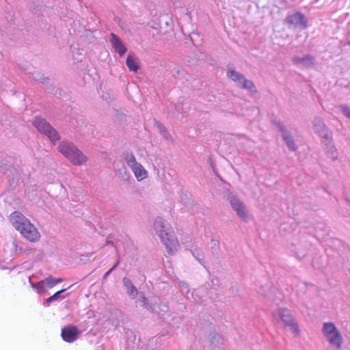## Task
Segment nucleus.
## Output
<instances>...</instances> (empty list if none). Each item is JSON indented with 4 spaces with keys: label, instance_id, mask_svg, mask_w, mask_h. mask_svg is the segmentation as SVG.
I'll return each mask as SVG.
<instances>
[{
    "label": "nucleus",
    "instance_id": "nucleus-19",
    "mask_svg": "<svg viewBox=\"0 0 350 350\" xmlns=\"http://www.w3.org/2000/svg\"><path fill=\"white\" fill-rule=\"evenodd\" d=\"M122 284H124L125 291H126L127 295L129 297L132 299L137 297L138 293L137 288L129 278L124 277L122 278Z\"/></svg>",
    "mask_w": 350,
    "mask_h": 350
},
{
    "label": "nucleus",
    "instance_id": "nucleus-29",
    "mask_svg": "<svg viewBox=\"0 0 350 350\" xmlns=\"http://www.w3.org/2000/svg\"><path fill=\"white\" fill-rule=\"evenodd\" d=\"M157 130H159V133H161V135H162V137H164V139L167 140L170 139V134L167 131L166 128H165L163 125H162L159 122H157Z\"/></svg>",
    "mask_w": 350,
    "mask_h": 350
},
{
    "label": "nucleus",
    "instance_id": "nucleus-40",
    "mask_svg": "<svg viewBox=\"0 0 350 350\" xmlns=\"http://www.w3.org/2000/svg\"><path fill=\"white\" fill-rule=\"evenodd\" d=\"M176 109L178 110V106H176Z\"/></svg>",
    "mask_w": 350,
    "mask_h": 350
},
{
    "label": "nucleus",
    "instance_id": "nucleus-10",
    "mask_svg": "<svg viewBox=\"0 0 350 350\" xmlns=\"http://www.w3.org/2000/svg\"><path fill=\"white\" fill-rule=\"evenodd\" d=\"M274 319H279L284 324V327L291 330L292 333L298 336L299 334V327L293 318L291 312L288 309L279 308L273 313Z\"/></svg>",
    "mask_w": 350,
    "mask_h": 350
},
{
    "label": "nucleus",
    "instance_id": "nucleus-38",
    "mask_svg": "<svg viewBox=\"0 0 350 350\" xmlns=\"http://www.w3.org/2000/svg\"><path fill=\"white\" fill-rule=\"evenodd\" d=\"M184 71L183 70H178V76L179 75H183Z\"/></svg>",
    "mask_w": 350,
    "mask_h": 350
},
{
    "label": "nucleus",
    "instance_id": "nucleus-25",
    "mask_svg": "<svg viewBox=\"0 0 350 350\" xmlns=\"http://www.w3.org/2000/svg\"><path fill=\"white\" fill-rule=\"evenodd\" d=\"M208 340H210L211 347L215 348L221 343L223 338L217 333L211 332L210 335H208Z\"/></svg>",
    "mask_w": 350,
    "mask_h": 350
},
{
    "label": "nucleus",
    "instance_id": "nucleus-9",
    "mask_svg": "<svg viewBox=\"0 0 350 350\" xmlns=\"http://www.w3.org/2000/svg\"><path fill=\"white\" fill-rule=\"evenodd\" d=\"M34 278L33 275L29 277V283L31 288L36 291V293L40 295H44L46 292V288H52L57 284L63 282V279L61 278H55L52 275L46 278L44 280H42L38 282H33L32 279Z\"/></svg>",
    "mask_w": 350,
    "mask_h": 350
},
{
    "label": "nucleus",
    "instance_id": "nucleus-33",
    "mask_svg": "<svg viewBox=\"0 0 350 350\" xmlns=\"http://www.w3.org/2000/svg\"><path fill=\"white\" fill-rule=\"evenodd\" d=\"M211 249H213V253L216 252L217 248L218 247V245H219L218 241L216 239H211Z\"/></svg>",
    "mask_w": 350,
    "mask_h": 350
},
{
    "label": "nucleus",
    "instance_id": "nucleus-18",
    "mask_svg": "<svg viewBox=\"0 0 350 350\" xmlns=\"http://www.w3.org/2000/svg\"><path fill=\"white\" fill-rule=\"evenodd\" d=\"M109 42L110 44H111L112 48L114 49L115 52L118 53L120 57L124 55L127 49L120 40V37L116 36L115 33H111L109 36Z\"/></svg>",
    "mask_w": 350,
    "mask_h": 350
},
{
    "label": "nucleus",
    "instance_id": "nucleus-1",
    "mask_svg": "<svg viewBox=\"0 0 350 350\" xmlns=\"http://www.w3.org/2000/svg\"><path fill=\"white\" fill-rule=\"evenodd\" d=\"M154 228L162 244L165 245L168 254L173 255L179 247L178 241L174 231L162 217H157L154 221Z\"/></svg>",
    "mask_w": 350,
    "mask_h": 350
},
{
    "label": "nucleus",
    "instance_id": "nucleus-11",
    "mask_svg": "<svg viewBox=\"0 0 350 350\" xmlns=\"http://www.w3.org/2000/svg\"><path fill=\"white\" fill-rule=\"evenodd\" d=\"M137 301L142 303L141 306L144 309L153 313H157L161 319L166 317L167 315V312L169 311V307L165 304H159L158 305L154 304L152 305L142 294L139 295Z\"/></svg>",
    "mask_w": 350,
    "mask_h": 350
},
{
    "label": "nucleus",
    "instance_id": "nucleus-3",
    "mask_svg": "<svg viewBox=\"0 0 350 350\" xmlns=\"http://www.w3.org/2000/svg\"><path fill=\"white\" fill-rule=\"evenodd\" d=\"M10 222L28 241L36 242L39 240L40 234L36 228L19 211H14L10 215Z\"/></svg>",
    "mask_w": 350,
    "mask_h": 350
},
{
    "label": "nucleus",
    "instance_id": "nucleus-4",
    "mask_svg": "<svg viewBox=\"0 0 350 350\" xmlns=\"http://www.w3.org/2000/svg\"><path fill=\"white\" fill-rule=\"evenodd\" d=\"M58 151L75 165H82L88 159L78 148L68 141L61 142Z\"/></svg>",
    "mask_w": 350,
    "mask_h": 350
},
{
    "label": "nucleus",
    "instance_id": "nucleus-20",
    "mask_svg": "<svg viewBox=\"0 0 350 350\" xmlns=\"http://www.w3.org/2000/svg\"><path fill=\"white\" fill-rule=\"evenodd\" d=\"M279 130L280 132L282 133V137L284 139V142H286L287 147H288L290 150L295 151L297 148L295 147L294 140H293L292 135L290 132L286 131L281 124L279 126Z\"/></svg>",
    "mask_w": 350,
    "mask_h": 350
},
{
    "label": "nucleus",
    "instance_id": "nucleus-6",
    "mask_svg": "<svg viewBox=\"0 0 350 350\" xmlns=\"http://www.w3.org/2000/svg\"><path fill=\"white\" fill-rule=\"evenodd\" d=\"M284 24L290 30L302 31L308 27V19L306 16L300 12H292L286 16Z\"/></svg>",
    "mask_w": 350,
    "mask_h": 350
},
{
    "label": "nucleus",
    "instance_id": "nucleus-34",
    "mask_svg": "<svg viewBox=\"0 0 350 350\" xmlns=\"http://www.w3.org/2000/svg\"><path fill=\"white\" fill-rule=\"evenodd\" d=\"M33 79L34 80L37 81H40L41 83H44V81H46V78L43 77L42 75H40V74H36V76H33Z\"/></svg>",
    "mask_w": 350,
    "mask_h": 350
},
{
    "label": "nucleus",
    "instance_id": "nucleus-12",
    "mask_svg": "<svg viewBox=\"0 0 350 350\" xmlns=\"http://www.w3.org/2000/svg\"><path fill=\"white\" fill-rule=\"evenodd\" d=\"M314 131L318 134L319 137L321 139L323 144H330L332 140V133L324 124L323 120L319 118L316 117L313 121Z\"/></svg>",
    "mask_w": 350,
    "mask_h": 350
},
{
    "label": "nucleus",
    "instance_id": "nucleus-28",
    "mask_svg": "<svg viewBox=\"0 0 350 350\" xmlns=\"http://www.w3.org/2000/svg\"><path fill=\"white\" fill-rule=\"evenodd\" d=\"M191 254H193V256L196 258L197 260H198L199 263H200L201 265H204L203 258H202L201 250L194 248L193 250H191Z\"/></svg>",
    "mask_w": 350,
    "mask_h": 350
},
{
    "label": "nucleus",
    "instance_id": "nucleus-17",
    "mask_svg": "<svg viewBox=\"0 0 350 350\" xmlns=\"http://www.w3.org/2000/svg\"><path fill=\"white\" fill-rule=\"evenodd\" d=\"M162 319L170 326V331L167 332L168 334H172L178 329L182 322L181 317L174 312L167 314L166 317Z\"/></svg>",
    "mask_w": 350,
    "mask_h": 350
},
{
    "label": "nucleus",
    "instance_id": "nucleus-32",
    "mask_svg": "<svg viewBox=\"0 0 350 350\" xmlns=\"http://www.w3.org/2000/svg\"><path fill=\"white\" fill-rule=\"evenodd\" d=\"M165 336V334H162L161 335H159V336H156L153 338H152L151 340H149V345H152L153 343H156V346L157 345V343L159 342V340L163 336Z\"/></svg>",
    "mask_w": 350,
    "mask_h": 350
},
{
    "label": "nucleus",
    "instance_id": "nucleus-35",
    "mask_svg": "<svg viewBox=\"0 0 350 350\" xmlns=\"http://www.w3.org/2000/svg\"><path fill=\"white\" fill-rule=\"evenodd\" d=\"M113 271V269H108L107 273H105L104 275V279H106L108 277V275H109Z\"/></svg>",
    "mask_w": 350,
    "mask_h": 350
},
{
    "label": "nucleus",
    "instance_id": "nucleus-31",
    "mask_svg": "<svg viewBox=\"0 0 350 350\" xmlns=\"http://www.w3.org/2000/svg\"><path fill=\"white\" fill-rule=\"evenodd\" d=\"M339 108H340V111L343 116L350 120V107L345 105H341Z\"/></svg>",
    "mask_w": 350,
    "mask_h": 350
},
{
    "label": "nucleus",
    "instance_id": "nucleus-36",
    "mask_svg": "<svg viewBox=\"0 0 350 350\" xmlns=\"http://www.w3.org/2000/svg\"><path fill=\"white\" fill-rule=\"evenodd\" d=\"M119 265H120V259H118L116 263H115V265H113V267L110 269L115 270V269H116Z\"/></svg>",
    "mask_w": 350,
    "mask_h": 350
},
{
    "label": "nucleus",
    "instance_id": "nucleus-2",
    "mask_svg": "<svg viewBox=\"0 0 350 350\" xmlns=\"http://www.w3.org/2000/svg\"><path fill=\"white\" fill-rule=\"evenodd\" d=\"M10 222L28 241L36 242L39 240L40 234L36 228L19 211H14L10 215Z\"/></svg>",
    "mask_w": 350,
    "mask_h": 350
},
{
    "label": "nucleus",
    "instance_id": "nucleus-26",
    "mask_svg": "<svg viewBox=\"0 0 350 350\" xmlns=\"http://www.w3.org/2000/svg\"><path fill=\"white\" fill-rule=\"evenodd\" d=\"M124 159L125 162H126L127 166L129 167H133L140 165L139 163L137 162L135 156L133 154V152H124Z\"/></svg>",
    "mask_w": 350,
    "mask_h": 350
},
{
    "label": "nucleus",
    "instance_id": "nucleus-13",
    "mask_svg": "<svg viewBox=\"0 0 350 350\" xmlns=\"http://www.w3.org/2000/svg\"><path fill=\"white\" fill-rule=\"evenodd\" d=\"M178 285L182 295H185L187 299L191 300V301L198 304L203 302L204 300L202 293L204 292V288L194 289L193 291L190 293L189 286L186 283L179 281Z\"/></svg>",
    "mask_w": 350,
    "mask_h": 350
},
{
    "label": "nucleus",
    "instance_id": "nucleus-21",
    "mask_svg": "<svg viewBox=\"0 0 350 350\" xmlns=\"http://www.w3.org/2000/svg\"><path fill=\"white\" fill-rule=\"evenodd\" d=\"M129 167L131 168L132 172L134 173L135 176H136L137 181H142L147 178V170H146L142 165H134Z\"/></svg>",
    "mask_w": 350,
    "mask_h": 350
},
{
    "label": "nucleus",
    "instance_id": "nucleus-37",
    "mask_svg": "<svg viewBox=\"0 0 350 350\" xmlns=\"http://www.w3.org/2000/svg\"><path fill=\"white\" fill-rule=\"evenodd\" d=\"M7 21H8V25H9V27H11V26H12V25H14V22H13L12 19H8V18H7Z\"/></svg>",
    "mask_w": 350,
    "mask_h": 350
},
{
    "label": "nucleus",
    "instance_id": "nucleus-24",
    "mask_svg": "<svg viewBox=\"0 0 350 350\" xmlns=\"http://www.w3.org/2000/svg\"><path fill=\"white\" fill-rule=\"evenodd\" d=\"M323 144L326 146L325 150L327 157L333 161L336 160L337 159V152L336 148H334V145L332 144V140L329 144L327 143Z\"/></svg>",
    "mask_w": 350,
    "mask_h": 350
},
{
    "label": "nucleus",
    "instance_id": "nucleus-16",
    "mask_svg": "<svg viewBox=\"0 0 350 350\" xmlns=\"http://www.w3.org/2000/svg\"><path fill=\"white\" fill-rule=\"evenodd\" d=\"M292 63L299 68L307 69L314 66L315 59L312 55H307L303 57H294L292 59Z\"/></svg>",
    "mask_w": 350,
    "mask_h": 350
},
{
    "label": "nucleus",
    "instance_id": "nucleus-8",
    "mask_svg": "<svg viewBox=\"0 0 350 350\" xmlns=\"http://www.w3.org/2000/svg\"><path fill=\"white\" fill-rule=\"evenodd\" d=\"M33 126L38 132L48 137L53 144L59 139V135L55 129L44 118H36L33 120Z\"/></svg>",
    "mask_w": 350,
    "mask_h": 350
},
{
    "label": "nucleus",
    "instance_id": "nucleus-39",
    "mask_svg": "<svg viewBox=\"0 0 350 350\" xmlns=\"http://www.w3.org/2000/svg\"><path fill=\"white\" fill-rule=\"evenodd\" d=\"M185 309H186V307L185 306H183V305H181L180 308H179L178 310L182 311L183 310H185Z\"/></svg>",
    "mask_w": 350,
    "mask_h": 350
},
{
    "label": "nucleus",
    "instance_id": "nucleus-5",
    "mask_svg": "<svg viewBox=\"0 0 350 350\" xmlns=\"http://www.w3.org/2000/svg\"><path fill=\"white\" fill-rule=\"evenodd\" d=\"M321 332L329 345L336 350L341 349L343 338L334 323L331 322L323 323Z\"/></svg>",
    "mask_w": 350,
    "mask_h": 350
},
{
    "label": "nucleus",
    "instance_id": "nucleus-30",
    "mask_svg": "<svg viewBox=\"0 0 350 350\" xmlns=\"http://www.w3.org/2000/svg\"><path fill=\"white\" fill-rule=\"evenodd\" d=\"M14 249L18 254H21L26 252V248L23 246V243L19 241H14Z\"/></svg>",
    "mask_w": 350,
    "mask_h": 350
},
{
    "label": "nucleus",
    "instance_id": "nucleus-22",
    "mask_svg": "<svg viewBox=\"0 0 350 350\" xmlns=\"http://www.w3.org/2000/svg\"><path fill=\"white\" fill-rule=\"evenodd\" d=\"M66 289H62L55 293L53 295L46 298L45 302H44V306H45L46 307H49L52 302L64 299V297L62 296V294L66 292Z\"/></svg>",
    "mask_w": 350,
    "mask_h": 350
},
{
    "label": "nucleus",
    "instance_id": "nucleus-27",
    "mask_svg": "<svg viewBox=\"0 0 350 350\" xmlns=\"http://www.w3.org/2000/svg\"><path fill=\"white\" fill-rule=\"evenodd\" d=\"M126 66L129 68L130 72H137L138 70L137 59L129 55V57L126 58Z\"/></svg>",
    "mask_w": 350,
    "mask_h": 350
},
{
    "label": "nucleus",
    "instance_id": "nucleus-7",
    "mask_svg": "<svg viewBox=\"0 0 350 350\" xmlns=\"http://www.w3.org/2000/svg\"><path fill=\"white\" fill-rule=\"evenodd\" d=\"M227 76L238 87L248 90L251 94L256 92L255 85L253 82L245 78L242 74L235 71L231 65H228L227 67Z\"/></svg>",
    "mask_w": 350,
    "mask_h": 350
},
{
    "label": "nucleus",
    "instance_id": "nucleus-14",
    "mask_svg": "<svg viewBox=\"0 0 350 350\" xmlns=\"http://www.w3.org/2000/svg\"><path fill=\"white\" fill-rule=\"evenodd\" d=\"M80 336V330L73 325H68L61 330V337L64 341L68 343H72L78 339Z\"/></svg>",
    "mask_w": 350,
    "mask_h": 350
},
{
    "label": "nucleus",
    "instance_id": "nucleus-15",
    "mask_svg": "<svg viewBox=\"0 0 350 350\" xmlns=\"http://www.w3.org/2000/svg\"><path fill=\"white\" fill-rule=\"evenodd\" d=\"M230 203L231 208H232L234 211L237 212V214L241 220L245 222L247 221L248 215L245 211V208H244L243 202L239 200L237 197L232 196L230 198Z\"/></svg>",
    "mask_w": 350,
    "mask_h": 350
},
{
    "label": "nucleus",
    "instance_id": "nucleus-23",
    "mask_svg": "<svg viewBox=\"0 0 350 350\" xmlns=\"http://www.w3.org/2000/svg\"><path fill=\"white\" fill-rule=\"evenodd\" d=\"M71 53H72L73 59H75L76 63L81 62L83 61L84 57V51L83 49H79L75 46H71L70 47Z\"/></svg>",
    "mask_w": 350,
    "mask_h": 350
}]
</instances>
